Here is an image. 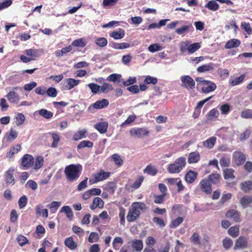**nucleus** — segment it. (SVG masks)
<instances>
[{
	"mask_svg": "<svg viewBox=\"0 0 252 252\" xmlns=\"http://www.w3.org/2000/svg\"><path fill=\"white\" fill-rule=\"evenodd\" d=\"M95 43L98 46L103 47L107 45V41L105 38L100 37L96 40Z\"/></svg>",
	"mask_w": 252,
	"mask_h": 252,
	"instance_id": "nucleus-56",
	"label": "nucleus"
},
{
	"mask_svg": "<svg viewBox=\"0 0 252 252\" xmlns=\"http://www.w3.org/2000/svg\"><path fill=\"white\" fill-rule=\"evenodd\" d=\"M200 156L198 152H193L190 153L188 157V162L189 163H194L197 162L200 159Z\"/></svg>",
	"mask_w": 252,
	"mask_h": 252,
	"instance_id": "nucleus-16",
	"label": "nucleus"
},
{
	"mask_svg": "<svg viewBox=\"0 0 252 252\" xmlns=\"http://www.w3.org/2000/svg\"><path fill=\"white\" fill-rule=\"evenodd\" d=\"M201 188L203 191L207 194H209L212 191L209 181L207 179H203L200 183Z\"/></svg>",
	"mask_w": 252,
	"mask_h": 252,
	"instance_id": "nucleus-14",
	"label": "nucleus"
},
{
	"mask_svg": "<svg viewBox=\"0 0 252 252\" xmlns=\"http://www.w3.org/2000/svg\"><path fill=\"white\" fill-rule=\"evenodd\" d=\"M146 208V205L142 202H134L132 205V207L129 209L126 216L128 221H134L140 215V210H143Z\"/></svg>",
	"mask_w": 252,
	"mask_h": 252,
	"instance_id": "nucleus-2",
	"label": "nucleus"
},
{
	"mask_svg": "<svg viewBox=\"0 0 252 252\" xmlns=\"http://www.w3.org/2000/svg\"><path fill=\"white\" fill-rule=\"evenodd\" d=\"M121 77V75L120 74H112L107 78V80L115 82L116 81H119V79Z\"/></svg>",
	"mask_w": 252,
	"mask_h": 252,
	"instance_id": "nucleus-55",
	"label": "nucleus"
},
{
	"mask_svg": "<svg viewBox=\"0 0 252 252\" xmlns=\"http://www.w3.org/2000/svg\"><path fill=\"white\" fill-rule=\"evenodd\" d=\"M72 45L77 47H83L86 45V43L83 39L79 38L73 41L72 43Z\"/></svg>",
	"mask_w": 252,
	"mask_h": 252,
	"instance_id": "nucleus-50",
	"label": "nucleus"
},
{
	"mask_svg": "<svg viewBox=\"0 0 252 252\" xmlns=\"http://www.w3.org/2000/svg\"><path fill=\"white\" fill-rule=\"evenodd\" d=\"M8 100L13 103H17L19 101V96L15 92L11 91L6 95Z\"/></svg>",
	"mask_w": 252,
	"mask_h": 252,
	"instance_id": "nucleus-17",
	"label": "nucleus"
},
{
	"mask_svg": "<svg viewBox=\"0 0 252 252\" xmlns=\"http://www.w3.org/2000/svg\"><path fill=\"white\" fill-rule=\"evenodd\" d=\"M205 7L210 10L215 11L218 10L220 6L215 0H211L205 4Z\"/></svg>",
	"mask_w": 252,
	"mask_h": 252,
	"instance_id": "nucleus-21",
	"label": "nucleus"
},
{
	"mask_svg": "<svg viewBox=\"0 0 252 252\" xmlns=\"http://www.w3.org/2000/svg\"><path fill=\"white\" fill-rule=\"evenodd\" d=\"M205 82L206 84L204 85L205 86H203L202 89V91L203 93H208L214 91L216 89L217 86L213 82L210 81Z\"/></svg>",
	"mask_w": 252,
	"mask_h": 252,
	"instance_id": "nucleus-13",
	"label": "nucleus"
},
{
	"mask_svg": "<svg viewBox=\"0 0 252 252\" xmlns=\"http://www.w3.org/2000/svg\"><path fill=\"white\" fill-rule=\"evenodd\" d=\"M232 245V241L231 239L226 238L223 240V246L225 249H228Z\"/></svg>",
	"mask_w": 252,
	"mask_h": 252,
	"instance_id": "nucleus-61",
	"label": "nucleus"
},
{
	"mask_svg": "<svg viewBox=\"0 0 252 252\" xmlns=\"http://www.w3.org/2000/svg\"><path fill=\"white\" fill-rule=\"evenodd\" d=\"M214 69L212 64H208L203 65L197 68V70L199 72H204L206 71H209Z\"/></svg>",
	"mask_w": 252,
	"mask_h": 252,
	"instance_id": "nucleus-37",
	"label": "nucleus"
},
{
	"mask_svg": "<svg viewBox=\"0 0 252 252\" xmlns=\"http://www.w3.org/2000/svg\"><path fill=\"white\" fill-rule=\"evenodd\" d=\"M108 124L106 122H100L94 125V127L100 133H105L107 130Z\"/></svg>",
	"mask_w": 252,
	"mask_h": 252,
	"instance_id": "nucleus-15",
	"label": "nucleus"
},
{
	"mask_svg": "<svg viewBox=\"0 0 252 252\" xmlns=\"http://www.w3.org/2000/svg\"><path fill=\"white\" fill-rule=\"evenodd\" d=\"M67 85L65 86L66 89L70 90L77 86L79 83V80H75L72 78H67L65 80Z\"/></svg>",
	"mask_w": 252,
	"mask_h": 252,
	"instance_id": "nucleus-19",
	"label": "nucleus"
},
{
	"mask_svg": "<svg viewBox=\"0 0 252 252\" xmlns=\"http://www.w3.org/2000/svg\"><path fill=\"white\" fill-rule=\"evenodd\" d=\"M144 173H147L149 175L154 176L157 174V170L156 168L151 165H148L144 169Z\"/></svg>",
	"mask_w": 252,
	"mask_h": 252,
	"instance_id": "nucleus-49",
	"label": "nucleus"
},
{
	"mask_svg": "<svg viewBox=\"0 0 252 252\" xmlns=\"http://www.w3.org/2000/svg\"><path fill=\"white\" fill-rule=\"evenodd\" d=\"M109 105V101L106 99H103L101 100H97L94 103L92 104L89 108L91 109L92 108L94 109H102L107 107Z\"/></svg>",
	"mask_w": 252,
	"mask_h": 252,
	"instance_id": "nucleus-10",
	"label": "nucleus"
},
{
	"mask_svg": "<svg viewBox=\"0 0 252 252\" xmlns=\"http://www.w3.org/2000/svg\"><path fill=\"white\" fill-rule=\"evenodd\" d=\"M220 175L219 174L215 173L210 175L207 179L209 182L213 184H216L220 182Z\"/></svg>",
	"mask_w": 252,
	"mask_h": 252,
	"instance_id": "nucleus-32",
	"label": "nucleus"
},
{
	"mask_svg": "<svg viewBox=\"0 0 252 252\" xmlns=\"http://www.w3.org/2000/svg\"><path fill=\"white\" fill-rule=\"evenodd\" d=\"M165 194H161L158 195H154V202L156 204L161 203L164 198Z\"/></svg>",
	"mask_w": 252,
	"mask_h": 252,
	"instance_id": "nucleus-60",
	"label": "nucleus"
},
{
	"mask_svg": "<svg viewBox=\"0 0 252 252\" xmlns=\"http://www.w3.org/2000/svg\"><path fill=\"white\" fill-rule=\"evenodd\" d=\"M118 1V0H103L102 3L105 7L112 6L115 5Z\"/></svg>",
	"mask_w": 252,
	"mask_h": 252,
	"instance_id": "nucleus-62",
	"label": "nucleus"
},
{
	"mask_svg": "<svg viewBox=\"0 0 252 252\" xmlns=\"http://www.w3.org/2000/svg\"><path fill=\"white\" fill-rule=\"evenodd\" d=\"M221 114H226L230 111V105L228 104H224L220 107Z\"/></svg>",
	"mask_w": 252,
	"mask_h": 252,
	"instance_id": "nucleus-63",
	"label": "nucleus"
},
{
	"mask_svg": "<svg viewBox=\"0 0 252 252\" xmlns=\"http://www.w3.org/2000/svg\"><path fill=\"white\" fill-rule=\"evenodd\" d=\"M228 232L230 235L235 238L236 237L239 233V229L238 226L231 227L228 231Z\"/></svg>",
	"mask_w": 252,
	"mask_h": 252,
	"instance_id": "nucleus-40",
	"label": "nucleus"
},
{
	"mask_svg": "<svg viewBox=\"0 0 252 252\" xmlns=\"http://www.w3.org/2000/svg\"><path fill=\"white\" fill-rule=\"evenodd\" d=\"M39 114L46 119H50L53 116V113L46 109H42L38 111Z\"/></svg>",
	"mask_w": 252,
	"mask_h": 252,
	"instance_id": "nucleus-35",
	"label": "nucleus"
},
{
	"mask_svg": "<svg viewBox=\"0 0 252 252\" xmlns=\"http://www.w3.org/2000/svg\"><path fill=\"white\" fill-rule=\"evenodd\" d=\"M15 119H16L15 124L18 126L23 124L25 121L24 115L20 113L15 116Z\"/></svg>",
	"mask_w": 252,
	"mask_h": 252,
	"instance_id": "nucleus-39",
	"label": "nucleus"
},
{
	"mask_svg": "<svg viewBox=\"0 0 252 252\" xmlns=\"http://www.w3.org/2000/svg\"><path fill=\"white\" fill-rule=\"evenodd\" d=\"M112 158L115 164L118 166H121L122 165L123 163V160L119 155L116 154H113L112 156Z\"/></svg>",
	"mask_w": 252,
	"mask_h": 252,
	"instance_id": "nucleus-46",
	"label": "nucleus"
},
{
	"mask_svg": "<svg viewBox=\"0 0 252 252\" xmlns=\"http://www.w3.org/2000/svg\"><path fill=\"white\" fill-rule=\"evenodd\" d=\"M216 140L217 138L216 137H211L203 142V146L206 148L211 149L215 145Z\"/></svg>",
	"mask_w": 252,
	"mask_h": 252,
	"instance_id": "nucleus-18",
	"label": "nucleus"
},
{
	"mask_svg": "<svg viewBox=\"0 0 252 252\" xmlns=\"http://www.w3.org/2000/svg\"><path fill=\"white\" fill-rule=\"evenodd\" d=\"M87 130L85 129L80 130L76 132L73 136V140L78 141L86 137Z\"/></svg>",
	"mask_w": 252,
	"mask_h": 252,
	"instance_id": "nucleus-20",
	"label": "nucleus"
},
{
	"mask_svg": "<svg viewBox=\"0 0 252 252\" xmlns=\"http://www.w3.org/2000/svg\"><path fill=\"white\" fill-rule=\"evenodd\" d=\"M18 136V132L12 128L10 129L9 132L5 133V136L9 141H12L15 139Z\"/></svg>",
	"mask_w": 252,
	"mask_h": 252,
	"instance_id": "nucleus-24",
	"label": "nucleus"
},
{
	"mask_svg": "<svg viewBox=\"0 0 252 252\" xmlns=\"http://www.w3.org/2000/svg\"><path fill=\"white\" fill-rule=\"evenodd\" d=\"M60 212L64 213L66 214V217L69 220H71L73 217V213L68 206L63 207L60 210Z\"/></svg>",
	"mask_w": 252,
	"mask_h": 252,
	"instance_id": "nucleus-27",
	"label": "nucleus"
},
{
	"mask_svg": "<svg viewBox=\"0 0 252 252\" xmlns=\"http://www.w3.org/2000/svg\"><path fill=\"white\" fill-rule=\"evenodd\" d=\"M199 43H191L188 41H182L180 43V47H200Z\"/></svg>",
	"mask_w": 252,
	"mask_h": 252,
	"instance_id": "nucleus-38",
	"label": "nucleus"
},
{
	"mask_svg": "<svg viewBox=\"0 0 252 252\" xmlns=\"http://www.w3.org/2000/svg\"><path fill=\"white\" fill-rule=\"evenodd\" d=\"M5 181L7 185L11 184L13 185L15 183L14 178L13 174V170H8L5 174Z\"/></svg>",
	"mask_w": 252,
	"mask_h": 252,
	"instance_id": "nucleus-23",
	"label": "nucleus"
},
{
	"mask_svg": "<svg viewBox=\"0 0 252 252\" xmlns=\"http://www.w3.org/2000/svg\"><path fill=\"white\" fill-rule=\"evenodd\" d=\"M234 170L231 168H226L223 170V176L225 179H233L235 178L234 175Z\"/></svg>",
	"mask_w": 252,
	"mask_h": 252,
	"instance_id": "nucleus-31",
	"label": "nucleus"
},
{
	"mask_svg": "<svg viewBox=\"0 0 252 252\" xmlns=\"http://www.w3.org/2000/svg\"><path fill=\"white\" fill-rule=\"evenodd\" d=\"M82 166L78 164H70L65 168L64 173L67 180L73 182L77 180L80 175Z\"/></svg>",
	"mask_w": 252,
	"mask_h": 252,
	"instance_id": "nucleus-1",
	"label": "nucleus"
},
{
	"mask_svg": "<svg viewBox=\"0 0 252 252\" xmlns=\"http://www.w3.org/2000/svg\"><path fill=\"white\" fill-rule=\"evenodd\" d=\"M252 202V197L248 196H244L241 199L240 202L244 207H246Z\"/></svg>",
	"mask_w": 252,
	"mask_h": 252,
	"instance_id": "nucleus-42",
	"label": "nucleus"
},
{
	"mask_svg": "<svg viewBox=\"0 0 252 252\" xmlns=\"http://www.w3.org/2000/svg\"><path fill=\"white\" fill-rule=\"evenodd\" d=\"M93 203L99 208H102L104 206L103 200L99 197H95L93 200Z\"/></svg>",
	"mask_w": 252,
	"mask_h": 252,
	"instance_id": "nucleus-59",
	"label": "nucleus"
},
{
	"mask_svg": "<svg viewBox=\"0 0 252 252\" xmlns=\"http://www.w3.org/2000/svg\"><path fill=\"white\" fill-rule=\"evenodd\" d=\"M16 240L21 247H23L25 244L29 243L28 240L22 235H18L16 238Z\"/></svg>",
	"mask_w": 252,
	"mask_h": 252,
	"instance_id": "nucleus-43",
	"label": "nucleus"
},
{
	"mask_svg": "<svg viewBox=\"0 0 252 252\" xmlns=\"http://www.w3.org/2000/svg\"><path fill=\"white\" fill-rule=\"evenodd\" d=\"M27 197L25 195H24L20 197L18 200V204L19 208L20 209H22L24 207H25L27 204Z\"/></svg>",
	"mask_w": 252,
	"mask_h": 252,
	"instance_id": "nucleus-54",
	"label": "nucleus"
},
{
	"mask_svg": "<svg viewBox=\"0 0 252 252\" xmlns=\"http://www.w3.org/2000/svg\"><path fill=\"white\" fill-rule=\"evenodd\" d=\"M130 134L132 137H137L139 138H142L144 136L148 135L149 130L144 127L142 128H134L130 130Z\"/></svg>",
	"mask_w": 252,
	"mask_h": 252,
	"instance_id": "nucleus-5",
	"label": "nucleus"
},
{
	"mask_svg": "<svg viewBox=\"0 0 252 252\" xmlns=\"http://www.w3.org/2000/svg\"><path fill=\"white\" fill-rule=\"evenodd\" d=\"M181 80L182 86L186 88L193 89L195 88V82L189 76H183L181 78Z\"/></svg>",
	"mask_w": 252,
	"mask_h": 252,
	"instance_id": "nucleus-7",
	"label": "nucleus"
},
{
	"mask_svg": "<svg viewBox=\"0 0 252 252\" xmlns=\"http://www.w3.org/2000/svg\"><path fill=\"white\" fill-rule=\"evenodd\" d=\"M89 88L91 90V91L94 94H101L100 89L101 86L95 84L90 83L88 85Z\"/></svg>",
	"mask_w": 252,
	"mask_h": 252,
	"instance_id": "nucleus-34",
	"label": "nucleus"
},
{
	"mask_svg": "<svg viewBox=\"0 0 252 252\" xmlns=\"http://www.w3.org/2000/svg\"><path fill=\"white\" fill-rule=\"evenodd\" d=\"M247 246V240L244 237H240L236 241L234 249H244Z\"/></svg>",
	"mask_w": 252,
	"mask_h": 252,
	"instance_id": "nucleus-12",
	"label": "nucleus"
},
{
	"mask_svg": "<svg viewBox=\"0 0 252 252\" xmlns=\"http://www.w3.org/2000/svg\"><path fill=\"white\" fill-rule=\"evenodd\" d=\"M186 159L185 158L181 157L177 158L175 162L169 165L168 170L171 173L180 172L183 167L186 165Z\"/></svg>",
	"mask_w": 252,
	"mask_h": 252,
	"instance_id": "nucleus-3",
	"label": "nucleus"
},
{
	"mask_svg": "<svg viewBox=\"0 0 252 252\" xmlns=\"http://www.w3.org/2000/svg\"><path fill=\"white\" fill-rule=\"evenodd\" d=\"M44 159L42 157L38 156L36 158L35 160H34L33 164L32 166L35 170L40 168L43 165Z\"/></svg>",
	"mask_w": 252,
	"mask_h": 252,
	"instance_id": "nucleus-25",
	"label": "nucleus"
},
{
	"mask_svg": "<svg viewBox=\"0 0 252 252\" xmlns=\"http://www.w3.org/2000/svg\"><path fill=\"white\" fill-rule=\"evenodd\" d=\"M36 214L40 215L43 217L47 218L48 217V212L47 209H43L42 207L40 205H38L36 207Z\"/></svg>",
	"mask_w": 252,
	"mask_h": 252,
	"instance_id": "nucleus-33",
	"label": "nucleus"
},
{
	"mask_svg": "<svg viewBox=\"0 0 252 252\" xmlns=\"http://www.w3.org/2000/svg\"><path fill=\"white\" fill-rule=\"evenodd\" d=\"M53 140V142L52 144V147L53 148H56L57 147L58 143L60 140V137L58 134L57 133H52L51 134Z\"/></svg>",
	"mask_w": 252,
	"mask_h": 252,
	"instance_id": "nucleus-48",
	"label": "nucleus"
},
{
	"mask_svg": "<svg viewBox=\"0 0 252 252\" xmlns=\"http://www.w3.org/2000/svg\"><path fill=\"white\" fill-rule=\"evenodd\" d=\"M241 27L243 30L248 33V34H252V29L249 23L243 22L241 23Z\"/></svg>",
	"mask_w": 252,
	"mask_h": 252,
	"instance_id": "nucleus-41",
	"label": "nucleus"
},
{
	"mask_svg": "<svg viewBox=\"0 0 252 252\" xmlns=\"http://www.w3.org/2000/svg\"><path fill=\"white\" fill-rule=\"evenodd\" d=\"M128 245L131 248L132 252H140L143 248V243L142 240L133 239L128 242Z\"/></svg>",
	"mask_w": 252,
	"mask_h": 252,
	"instance_id": "nucleus-6",
	"label": "nucleus"
},
{
	"mask_svg": "<svg viewBox=\"0 0 252 252\" xmlns=\"http://www.w3.org/2000/svg\"><path fill=\"white\" fill-rule=\"evenodd\" d=\"M153 221L156 224L158 225L160 227H162L165 226V223L163 220L161 219L158 217H155L153 218Z\"/></svg>",
	"mask_w": 252,
	"mask_h": 252,
	"instance_id": "nucleus-64",
	"label": "nucleus"
},
{
	"mask_svg": "<svg viewBox=\"0 0 252 252\" xmlns=\"http://www.w3.org/2000/svg\"><path fill=\"white\" fill-rule=\"evenodd\" d=\"M241 117L244 119L252 118V109H246L241 113Z\"/></svg>",
	"mask_w": 252,
	"mask_h": 252,
	"instance_id": "nucleus-45",
	"label": "nucleus"
},
{
	"mask_svg": "<svg viewBox=\"0 0 252 252\" xmlns=\"http://www.w3.org/2000/svg\"><path fill=\"white\" fill-rule=\"evenodd\" d=\"M233 160L237 165H240L245 162L246 158L242 152L236 151L233 153Z\"/></svg>",
	"mask_w": 252,
	"mask_h": 252,
	"instance_id": "nucleus-8",
	"label": "nucleus"
},
{
	"mask_svg": "<svg viewBox=\"0 0 252 252\" xmlns=\"http://www.w3.org/2000/svg\"><path fill=\"white\" fill-rule=\"evenodd\" d=\"M99 236L96 232H91L89 235L88 241L90 243H93L98 241Z\"/></svg>",
	"mask_w": 252,
	"mask_h": 252,
	"instance_id": "nucleus-51",
	"label": "nucleus"
},
{
	"mask_svg": "<svg viewBox=\"0 0 252 252\" xmlns=\"http://www.w3.org/2000/svg\"><path fill=\"white\" fill-rule=\"evenodd\" d=\"M158 80L157 78L151 77L150 76H147L144 81V82L148 84H152L153 85L156 84Z\"/></svg>",
	"mask_w": 252,
	"mask_h": 252,
	"instance_id": "nucleus-58",
	"label": "nucleus"
},
{
	"mask_svg": "<svg viewBox=\"0 0 252 252\" xmlns=\"http://www.w3.org/2000/svg\"><path fill=\"white\" fill-rule=\"evenodd\" d=\"M245 77V75L244 74H242L239 77L236 78L234 80L230 81L229 82L232 86L237 85L243 81Z\"/></svg>",
	"mask_w": 252,
	"mask_h": 252,
	"instance_id": "nucleus-53",
	"label": "nucleus"
},
{
	"mask_svg": "<svg viewBox=\"0 0 252 252\" xmlns=\"http://www.w3.org/2000/svg\"><path fill=\"white\" fill-rule=\"evenodd\" d=\"M197 175L196 173L190 171L186 175L185 180L188 183H192L196 178Z\"/></svg>",
	"mask_w": 252,
	"mask_h": 252,
	"instance_id": "nucleus-28",
	"label": "nucleus"
},
{
	"mask_svg": "<svg viewBox=\"0 0 252 252\" xmlns=\"http://www.w3.org/2000/svg\"><path fill=\"white\" fill-rule=\"evenodd\" d=\"M110 175V172L105 171L103 169H100L93 174L92 178L89 180V182L91 184H95L107 179Z\"/></svg>",
	"mask_w": 252,
	"mask_h": 252,
	"instance_id": "nucleus-4",
	"label": "nucleus"
},
{
	"mask_svg": "<svg viewBox=\"0 0 252 252\" xmlns=\"http://www.w3.org/2000/svg\"><path fill=\"white\" fill-rule=\"evenodd\" d=\"M183 220L184 219L182 217H178L177 218L172 221L171 224H170V227L171 228H176L183 222Z\"/></svg>",
	"mask_w": 252,
	"mask_h": 252,
	"instance_id": "nucleus-44",
	"label": "nucleus"
},
{
	"mask_svg": "<svg viewBox=\"0 0 252 252\" xmlns=\"http://www.w3.org/2000/svg\"><path fill=\"white\" fill-rule=\"evenodd\" d=\"M93 145V143L92 142L89 140H84L80 143V144L77 146V148L80 149L85 147L91 148Z\"/></svg>",
	"mask_w": 252,
	"mask_h": 252,
	"instance_id": "nucleus-47",
	"label": "nucleus"
},
{
	"mask_svg": "<svg viewBox=\"0 0 252 252\" xmlns=\"http://www.w3.org/2000/svg\"><path fill=\"white\" fill-rule=\"evenodd\" d=\"M26 53L28 56H31L33 60L37 57H39L43 54V51L41 49L36 48H30L26 50Z\"/></svg>",
	"mask_w": 252,
	"mask_h": 252,
	"instance_id": "nucleus-11",
	"label": "nucleus"
},
{
	"mask_svg": "<svg viewBox=\"0 0 252 252\" xmlns=\"http://www.w3.org/2000/svg\"><path fill=\"white\" fill-rule=\"evenodd\" d=\"M113 90V86L108 83H104L101 86L100 92L102 93H107Z\"/></svg>",
	"mask_w": 252,
	"mask_h": 252,
	"instance_id": "nucleus-52",
	"label": "nucleus"
},
{
	"mask_svg": "<svg viewBox=\"0 0 252 252\" xmlns=\"http://www.w3.org/2000/svg\"><path fill=\"white\" fill-rule=\"evenodd\" d=\"M240 44V41L237 39H232L226 43L225 47H238Z\"/></svg>",
	"mask_w": 252,
	"mask_h": 252,
	"instance_id": "nucleus-36",
	"label": "nucleus"
},
{
	"mask_svg": "<svg viewBox=\"0 0 252 252\" xmlns=\"http://www.w3.org/2000/svg\"><path fill=\"white\" fill-rule=\"evenodd\" d=\"M219 116L218 110L216 108L211 110L207 115V120L213 121L216 119Z\"/></svg>",
	"mask_w": 252,
	"mask_h": 252,
	"instance_id": "nucleus-22",
	"label": "nucleus"
},
{
	"mask_svg": "<svg viewBox=\"0 0 252 252\" xmlns=\"http://www.w3.org/2000/svg\"><path fill=\"white\" fill-rule=\"evenodd\" d=\"M240 188L245 192H249L252 189V182L250 181L242 182L241 183Z\"/></svg>",
	"mask_w": 252,
	"mask_h": 252,
	"instance_id": "nucleus-26",
	"label": "nucleus"
},
{
	"mask_svg": "<svg viewBox=\"0 0 252 252\" xmlns=\"http://www.w3.org/2000/svg\"><path fill=\"white\" fill-rule=\"evenodd\" d=\"M34 158L29 154H26L22 158V165L23 167L28 168L31 167L33 164Z\"/></svg>",
	"mask_w": 252,
	"mask_h": 252,
	"instance_id": "nucleus-9",
	"label": "nucleus"
},
{
	"mask_svg": "<svg viewBox=\"0 0 252 252\" xmlns=\"http://www.w3.org/2000/svg\"><path fill=\"white\" fill-rule=\"evenodd\" d=\"M110 35L115 39H120L124 36L125 31L123 29H120L118 32L114 31L110 33Z\"/></svg>",
	"mask_w": 252,
	"mask_h": 252,
	"instance_id": "nucleus-29",
	"label": "nucleus"
},
{
	"mask_svg": "<svg viewBox=\"0 0 252 252\" xmlns=\"http://www.w3.org/2000/svg\"><path fill=\"white\" fill-rule=\"evenodd\" d=\"M46 93L49 96L54 97L57 96V91L55 88L50 87L47 91Z\"/></svg>",
	"mask_w": 252,
	"mask_h": 252,
	"instance_id": "nucleus-57",
	"label": "nucleus"
},
{
	"mask_svg": "<svg viewBox=\"0 0 252 252\" xmlns=\"http://www.w3.org/2000/svg\"><path fill=\"white\" fill-rule=\"evenodd\" d=\"M65 245L71 250L75 249L77 244L74 242L72 237H69L65 239L64 241Z\"/></svg>",
	"mask_w": 252,
	"mask_h": 252,
	"instance_id": "nucleus-30",
	"label": "nucleus"
}]
</instances>
